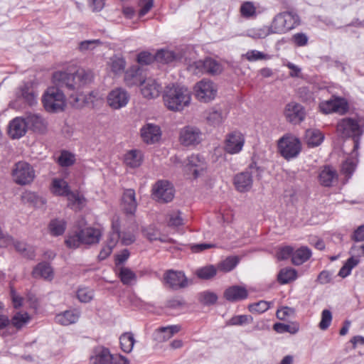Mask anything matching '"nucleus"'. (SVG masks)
<instances>
[{"label": "nucleus", "mask_w": 364, "mask_h": 364, "mask_svg": "<svg viewBox=\"0 0 364 364\" xmlns=\"http://www.w3.org/2000/svg\"><path fill=\"white\" fill-rule=\"evenodd\" d=\"M93 80L91 70L83 68L76 69L70 66L65 70H57L52 75L53 85L64 91H77Z\"/></svg>", "instance_id": "1"}, {"label": "nucleus", "mask_w": 364, "mask_h": 364, "mask_svg": "<svg viewBox=\"0 0 364 364\" xmlns=\"http://www.w3.org/2000/svg\"><path fill=\"white\" fill-rule=\"evenodd\" d=\"M163 100L168 109L180 112L190 105L191 92L184 86L172 85L166 87Z\"/></svg>", "instance_id": "2"}, {"label": "nucleus", "mask_w": 364, "mask_h": 364, "mask_svg": "<svg viewBox=\"0 0 364 364\" xmlns=\"http://www.w3.org/2000/svg\"><path fill=\"white\" fill-rule=\"evenodd\" d=\"M336 129L342 137L353 139V151L358 149L359 139L363 134V124L360 119L343 118L338 122Z\"/></svg>", "instance_id": "3"}, {"label": "nucleus", "mask_w": 364, "mask_h": 364, "mask_svg": "<svg viewBox=\"0 0 364 364\" xmlns=\"http://www.w3.org/2000/svg\"><path fill=\"white\" fill-rule=\"evenodd\" d=\"M43 104L46 111L58 112L65 107V96L63 90L54 85L48 87L43 95Z\"/></svg>", "instance_id": "4"}, {"label": "nucleus", "mask_w": 364, "mask_h": 364, "mask_svg": "<svg viewBox=\"0 0 364 364\" xmlns=\"http://www.w3.org/2000/svg\"><path fill=\"white\" fill-rule=\"evenodd\" d=\"M299 24V16L287 11L276 15L271 23V27L274 33L282 34L294 28Z\"/></svg>", "instance_id": "5"}, {"label": "nucleus", "mask_w": 364, "mask_h": 364, "mask_svg": "<svg viewBox=\"0 0 364 364\" xmlns=\"http://www.w3.org/2000/svg\"><path fill=\"white\" fill-rule=\"evenodd\" d=\"M11 176L16 184L26 186L34 180L35 171L28 162L21 161L14 165Z\"/></svg>", "instance_id": "6"}, {"label": "nucleus", "mask_w": 364, "mask_h": 364, "mask_svg": "<svg viewBox=\"0 0 364 364\" xmlns=\"http://www.w3.org/2000/svg\"><path fill=\"white\" fill-rule=\"evenodd\" d=\"M174 188L168 181H159L152 188V198L161 203L171 202L174 198Z\"/></svg>", "instance_id": "7"}, {"label": "nucleus", "mask_w": 364, "mask_h": 364, "mask_svg": "<svg viewBox=\"0 0 364 364\" xmlns=\"http://www.w3.org/2000/svg\"><path fill=\"white\" fill-rule=\"evenodd\" d=\"M280 154L286 159L296 157L301 151V143L299 139L288 136H284L278 142Z\"/></svg>", "instance_id": "8"}, {"label": "nucleus", "mask_w": 364, "mask_h": 364, "mask_svg": "<svg viewBox=\"0 0 364 364\" xmlns=\"http://www.w3.org/2000/svg\"><path fill=\"white\" fill-rule=\"evenodd\" d=\"M202 141V132L196 127L185 126L179 132V141L183 146H195Z\"/></svg>", "instance_id": "9"}, {"label": "nucleus", "mask_w": 364, "mask_h": 364, "mask_svg": "<svg viewBox=\"0 0 364 364\" xmlns=\"http://www.w3.org/2000/svg\"><path fill=\"white\" fill-rule=\"evenodd\" d=\"M196 97L204 102L213 100L217 94L215 85L209 80H202L195 86Z\"/></svg>", "instance_id": "10"}, {"label": "nucleus", "mask_w": 364, "mask_h": 364, "mask_svg": "<svg viewBox=\"0 0 364 364\" xmlns=\"http://www.w3.org/2000/svg\"><path fill=\"white\" fill-rule=\"evenodd\" d=\"M129 101V93L122 87H116L112 90L107 96V105L114 109H119L125 107Z\"/></svg>", "instance_id": "11"}, {"label": "nucleus", "mask_w": 364, "mask_h": 364, "mask_svg": "<svg viewBox=\"0 0 364 364\" xmlns=\"http://www.w3.org/2000/svg\"><path fill=\"white\" fill-rule=\"evenodd\" d=\"M191 67L195 68L194 72L196 74L205 73L214 75H218L223 71L222 65L210 58H207L204 60L196 61Z\"/></svg>", "instance_id": "12"}, {"label": "nucleus", "mask_w": 364, "mask_h": 364, "mask_svg": "<svg viewBox=\"0 0 364 364\" xmlns=\"http://www.w3.org/2000/svg\"><path fill=\"white\" fill-rule=\"evenodd\" d=\"M319 109L324 114H329L331 112L344 114L347 112L348 107L343 98L333 97L321 102L319 104Z\"/></svg>", "instance_id": "13"}, {"label": "nucleus", "mask_w": 364, "mask_h": 364, "mask_svg": "<svg viewBox=\"0 0 364 364\" xmlns=\"http://www.w3.org/2000/svg\"><path fill=\"white\" fill-rule=\"evenodd\" d=\"M244 143L243 135L239 132H232L227 135L224 149L229 154H237L242 150Z\"/></svg>", "instance_id": "14"}, {"label": "nucleus", "mask_w": 364, "mask_h": 364, "mask_svg": "<svg viewBox=\"0 0 364 364\" xmlns=\"http://www.w3.org/2000/svg\"><path fill=\"white\" fill-rule=\"evenodd\" d=\"M284 115L287 121L299 124L304 119L305 111L303 106L296 102H289L286 105Z\"/></svg>", "instance_id": "15"}, {"label": "nucleus", "mask_w": 364, "mask_h": 364, "mask_svg": "<svg viewBox=\"0 0 364 364\" xmlns=\"http://www.w3.org/2000/svg\"><path fill=\"white\" fill-rule=\"evenodd\" d=\"M164 280L171 288L178 289L186 287L188 281L183 272L180 271H168L164 276Z\"/></svg>", "instance_id": "16"}, {"label": "nucleus", "mask_w": 364, "mask_h": 364, "mask_svg": "<svg viewBox=\"0 0 364 364\" xmlns=\"http://www.w3.org/2000/svg\"><path fill=\"white\" fill-rule=\"evenodd\" d=\"M140 132L143 141L146 144L157 142L161 136L160 127L154 124H146L141 127Z\"/></svg>", "instance_id": "17"}, {"label": "nucleus", "mask_w": 364, "mask_h": 364, "mask_svg": "<svg viewBox=\"0 0 364 364\" xmlns=\"http://www.w3.org/2000/svg\"><path fill=\"white\" fill-rule=\"evenodd\" d=\"M27 129L26 119L16 117L9 122L8 134L12 139H20L26 134Z\"/></svg>", "instance_id": "18"}, {"label": "nucleus", "mask_w": 364, "mask_h": 364, "mask_svg": "<svg viewBox=\"0 0 364 364\" xmlns=\"http://www.w3.org/2000/svg\"><path fill=\"white\" fill-rule=\"evenodd\" d=\"M223 296L230 302H237L247 298L248 291L243 286L233 285L224 291Z\"/></svg>", "instance_id": "19"}, {"label": "nucleus", "mask_w": 364, "mask_h": 364, "mask_svg": "<svg viewBox=\"0 0 364 364\" xmlns=\"http://www.w3.org/2000/svg\"><path fill=\"white\" fill-rule=\"evenodd\" d=\"M115 355H112L108 348L102 346L95 348L90 356L91 364H110L114 361Z\"/></svg>", "instance_id": "20"}, {"label": "nucleus", "mask_w": 364, "mask_h": 364, "mask_svg": "<svg viewBox=\"0 0 364 364\" xmlns=\"http://www.w3.org/2000/svg\"><path fill=\"white\" fill-rule=\"evenodd\" d=\"M186 168L192 171L197 178L206 168V163L203 157L198 154H192L186 161Z\"/></svg>", "instance_id": "21"}, {"label": "nucleus", "mask_w": 364, "mask_h": 364, "mask_svg": "<svg viewBox=\"0 0 364 364\" xmlns=\"http://www.w3.org/2000/svg\"><path fill=\"white\" fill-rule=\"evenodd\" d=\"M26 123L28 127L35 132L43 134L46 132L48 123L39 114L30 113L27 114Z\"/></svg>", "instance_id": "22"}, {"label": "nucleus", "mask_w": 364, "mask_h": 364, "mask_svg": "<svg viewBox=\"0 0 364 364\" xmlns=\"http://www.w3.org/2000/svg\"><path fill=\"white\" fill-rule=\"evenodd\" d=\"M124 82L129 87L135 85L141 86L144 79L142 74V70L137 67H132L128 69L124 73Z\"/></svg>", "instance_id": "23"}, {"label": "nucleus", "mask_w": 364, "mask_h": 364, "mask_svg": "<svg viewBox=\"0 0 364 364\" xmlns=\"http://www.w3.org/2000/svg\"><path fill=\"white\" fill-rule=\"evenodd\" d=\"M161 85L151 78L146 79L141 86V94L148 99L157 97L161 92Z\"/></svg>", "instance_id": "24"}, {"label": "nucleus", "mask_w": 364, "mask_h": 364, "mask_svg": "<svg viewBox=\"0 0 364 364\" xmlns=\"http://www.w3.org/2000/svg\"><path fill=\"white\" fill-rule=\"evenodd\" d=\"M122 208L127 214L133 215L137 207L135 191L133 189L124 191L122 196Z\"/></svg>", "instance_id": "25"}, {"label": "nucleus", "mask_w": 364, "mask_h": 364, "mask_svg": "<svg viewBox=\"0 0 364 364\" xmlns=\"http://www.w3.org/2000/svg\"><path fill=\"white\" fill-rule=\"evenodd\" d=\"M235 186L240 192L248 191L252 186V177L250 171L242 172L235 176Z\"/></svg>", "instance_id": "26"}, {"label": "nucleus", "mask_w": 364, "mask_h": 364, "mask_svg": "<svg viewBox=\"0 0 364 364\" xmlns=\"http://www.w3.org/2000/svg\"><path fill=\"white\" fill-rule=\"evenodd\" d=\"M80 316V312L77 309L67 310L63 313L58 314L55 317L56 323L68 326L77 322Z\"/></svg>", "instance_id": "27"}, {"label": "nucleus", "mask_w": 364, "mask_h": 364, "mask_svg": "<svg viewBox=\"0 0 364 364\" xmlns=\"http://www.w3.org/2000/svg\"><path fill=\"white\" fill-rule=\"evenodd\" d=\"M338 179L336 171L330 166H326L323 168L318 175L320 183L326 187H329Z\"/></svg>", "instance_id": "28"}, {"label": "nucleus", "mask_w": 364, "mask_h": 364, "mask_svg": "<svg viewBox=\"0 0 364 364\" xmlns=\"http://www.w3.org/2000/svg\"><path fill=\"white\" fill-rule=\"evenodd\" d=\"M82 243L85 245L97 244L101 238L102 233L97 228H86L80 230Z\"/></svg>", "instance_id": "29"}, {"label": "nucleus", "mask_w": 364, "mask_h": 364, "mask_svg": "<svg viewBox=\"0 0 364 364\" xmlns=\"http://www.w3.org/2000/svg\"><path fill=\"white\" fill-rule=\"evenodd\" d=\"M181 326L171 325L158 328L155 332V339L159 342H164L170 339L181 330Z\"/></svg>", "instance_id": "30"}, {"label": "nucleus", "mask_w": 364, "mask_h": 364, "mask_svg": "<svg viewBox=\"0 0 364 364\" xmlns=\"http://www.w3.org/2000/svg\"><path fill=\"white\" fill-rule=\"evenodd\" d=\"M142 152L137 149H132L124 154V161L125 164L131 168L139 167L142 162Z\"/></svg>", "instance_id": "31"}, {"label": "nucleus", "mask_w": 364, "mask_h": 364, "mask_svg": "<svg viewBox=\"0 0 364 364\" xmlns=\"http://www.w3.org/2000/svg\"><path fill=\"white\" fill-rule=\"evenodd\" d=\"M120 224L119 221V218H114L112 222V230L108 235L106 245L110 246V247L114 248L119 239L121 240V234H120Z\"/></svg>", "instance_id": "32"}, {"label": "nucleus", "mask_w": 364, "mask_h": 364, "mask_svg": "<svg viewBox=\"0 0 364 364\" xmlns=\"http://www.w3.org/2000/svg\"><path fill=\"white\" fill-rule=\"evenodd\" d=\"M66 196L68 200V205L75 210H80L85 205L86 200L79 193L69 191Z\"/></svg>", "instance_id": "33"}, {"label": "nucleus", "mask_w": 364, "mask_h": 364, "mask_svg": "<svg viewBox=\"0 0 364 364\" xmlns=\"http://www.w3.org/2000/svg\"><path fill=\"white\" fill-rule=\"evenodd\" d=\"M226 117V114L220 109L213 108L206 112L205 119L212 126L216 127L222 124Z\"/></svg>", "instance_id": "34"}, {"label": "nucleus", "mask_w": 364, "mask_h": 364, "mask_svg": "<svg viewBox=\"0 0 364 364\" xmlns=\"http://www.w3.org/2000/svg\"><path fill=\"white\" fill-rule=\"evenodd\" d=\"M33 274L35 277H42L47 280L53 278V269L48 263H39L33 269Z\"/></svg>", "instance_id": "35"}, {"label": "nucleus", "mask_w": 364, "mask_h": 364, "mask_svg": "<svg viewBox=\"0 0 364 364\" xmlns=\"http://www.w3.org/2000/svg\"><path fill=\"white\" fill-rule=\"evenodd\" d=\"M311 255V250L306 247H302L295 252L293 251L291 261L294 264L300 265L307 261Z\"/></svg>", "instance_id": "36"}, {"label": "nucleus", "mask_w": 364, "mask_h": 364, "mask_svg": "<svg viewBox=\"0 0 364 364\" xmlns=\"http://www.w3.org/2000/svg\"><path fill=\"white\" fill-rule=\"evenodd\" d=\"M323 135L318 129H307L305 134V140L309 146H318L323 140Z\"/></svg>", "instance_id": "37"}, {"label": "nucleus", "mask_w": 364, "mask_h": 364, "mask_svg": "<svg viewBox=\"0 0 364 364\" xmlns=\"http://www.w3.org/2000/svg\"><path fill=\"white\" fill-rule=\"evenodd\" d=\"M119 342L122 350L125 353H130L135 343L134 334L131 332L122 333L119 337Z\"/></svg>", "instance_id": "38"}, {"label": "nucleus", "mask_w": 364, "mask_h": 364, "mask_svg": "<svg viewBox=\"0 0 364 364\" xmlns=\"http://www.w3.org/2000/svg\"><path fill=\"white\" fill-rule=\"evenodd\" d=\"M51 191L58 196H66L70 191L68 183L60 178H54L53 180Z\"/></svg>", "instance_id": "39"}, {"label": "nucleus", "mask_w": 364, "mask_h": 364, "mask_svg": "<svg viewBox=\"0 0 364 364\" xmlns=\"http://www.w3.org/2000/svg\"><path fill=\"white\" fill-rule=\"evenodd\" d=\"M271 25L269 26H264L261 28H255L247 31V35L253 39H263L273 34Z\"/></svg>", "instance_id": "40"}, {"label": "nucleus", "mask_w": 364, "mask_h": 364, "mask_svg": "<svg viewBox=\"0 0 364 364\" xmlns=\"http://www.w3.org/2000/svg\"><path fill=\"white\" fill-rule=\"evenodd\" d=\"M155 60L160 63H169L176 60L178 57L173 51L161 49L154 55Z\"/></svg>", "instance_id": "41"}, {"label": "nucleus", "mask_w": 364, "mask_h": 364, "mask_svg": "<svg viewBox=\"0 0 364 364\" xmlns=\"http://www.w3.org/2000/svg\"><path fill=\"white\" fill-rule=\"evenodd\" d=\"M31 320V316L27 312L18 311L11 318L12 325L18 329L21 328Z\"/></svg>", "instance_id": "42"}, {"label": "nucleus", "mask_w": 364, "mask_h": 364, "mask_svg": "<svg viewBox=\"0 0 364 364\" xmlns=\"http://www.w3.org/2000/svg\"><path fill=\"white\" fill-rule=\"evenodd\" d=\"M66 228V223L64 220L54 219L49 224V230L54 236L61 235Z\"/></svg>", "instance_id": "43"}, {"label": "nucleus", "mask_w": 364, "mask_h": 364, "mask_svg": "<svg viewBox=\"0 0 364 364\" xmlns=\"http://www.w3.org/2000/svg\"><path fill=\"white\" fill-rule=\"evenodd\" d=\"M119 277L125 285H132L136 280V274L127 267H122L119 271Z\"/></svg>", "instance_id": "44"}, {"label": "nucleus", "mask_w": 364, "mask_h": 364, "mask_svg": "<svg viewBox=\"0 0 364 364\" xmlns=\"http://www.w3.org/2000/svg\"><path fill=\"white\" fill-rule=\"evenodd\" d=\"M240 14L242 16L250 18L257 16V8L252 1H245L240 6Z\"/></svg>", "instance_id": "45"}, {"label": "nucleus", "mask_w": 364, "mask_h": 364, "mask_svg": "<svg viewBox=\"0 0 364 364\" xmlns=\"http://www.w3.org/2000/svg\"><path fill=\"white\" fill-rule=\"evenodd\" d=\"M296 271L294 269H282L280 270L277 279L281 284H287L289 282L296 279Z\"/></svg>", "instance_id": "46"}, {"label": "nucleus", "mask_w": 364, "mask_h": 364, "mask_svg": "<svg viewBox=\"0 0 364 364\" xmlns=\"http://www.w3.org/2000/svg\"><path fill=\"white\" fill-rule=\"evenodd\" d=\"M273 329L279 333L288 332L291 334H295L299 331V326L298 323L285 324L283 323H276L273 326Z\"/></svg>", "instance_id": "47"}, {"label": "nucleus", "mask_w": 364, "mask_h": 364, "mask_svg": "<svg viewBox=\"0 0 364 364\" xmlns=\"http://www.w3.org/2000/svg\"><path fill=\"white\" fill-rule=\"evenodd\" d=\"M217 274L216 268L213 265L203 267L196 270V274L201 279H210Z\"/></svg>", "instance_id": "48"}, {"label": "nucleus", "mask_w": 364, "mask_h": 364, "mask_svg": "<svg viewBox=\"0 0 364 364\" xmlns=\"http://www.w3.org/2000/svg\"><path fill=\"white\" fill-rule=\"evenodd\" d=\"M126 66V62L123 58L113 56L110 59V67L112 71L115 74L122 73Z\"/></svg>", "instance_id": "49"}, {"label": "nucleus", "mask_w": 364, "mask_h": 364, "mask_svg": "<svg viewBox=\"0 0 364 364\" xmlns=\"http://www.w3.org/2000/svg\"><path fill=\"white\" fill-rule=\"evenodd\" d=\"M358 262L359 260L358 259H355L353 257H350L339 270L338 276L342 278H345L348 276L350 274L352 269L355 267Z\"/></svg>", "instance_id": "50"}, {"label": "nucleus", "mask_w": 364, "mask_h": 364, "mask_svg": "<svg viewBox=\"0 0 364 364\" xmlns=\"http://www.w3.org/2000/svg\"><path fill=\"white\" fill-rule=\"evenodd\" d=\"M11 244H14L15 249L23 254L24 257L28 259H33L35 257L34 251L31 247L27 248L25 243L19 241H14L13 239V242Z\"/></svg>", "instance_id": "51"}, {"label": "nucleus", "mask_w": 364, "mask_h": 364, "mask_svg": "<svg viewBox=\"0 0 364 364\" xmlns=\"http://www.w3.org/2000/svg\"><path fill=\"white\" fill-rule=\"evenodd\" d=\"M270 304V302L261 300L258 302L250 304L248 306V309L252 313L262 314L269 309Z\"/></svg>", "instance_id": "52"}, {"label": "nucleus", "mask_w": 364, "mask_h": 364, "mask_svg": "<svg viewBox=\"0 0 364 364\" xmlns=\"http://www.w3.org/2000/svg\"><path fill=\"white\" fill-rule=\"evenodd\" d=\"M65 242L66 245L70 248L75 249L80 247L81 244H83L80 231L70 234L67 237Z\"/></svg>", "instance_id": "53"}, {"label": "nucleus", "mask_w": 364, "mask_h": 364, "mask_svg": "<svg viewBox=\"0 0 364 364\" xmlns=\"http://www.w3.org/2000/svg\"><path fill=\"white\" fill-rule=\"evenodd\" d=\"M21 200L24 203H31L36 205L38 203H44L45 200L43 198L39 197L36 193L31 191H26L21 196Z\"/></svg>", "instance_id": "54"}, {"label": "nucleus", "mask_w": 364, "mask_h": 364, "mask_svg": "<svg viewBox=\"0 0 364 364\" xmlns=\"http://www.w3.org/2000/svg\"><path fill=\"white\" fill-rule=\"evenodd\" d=\"M238 259L235 257H228L220 263L218 268L220 270L228 272L232 270L237 264Z\"/></svg>", "instance_id": "55"}, {"label": "nucleus", "mask_w": 364, "mask_h": 364, "mask_svg": "<svg viewBox=\"0 0 364 364\" xmlns=\"http://www.w3.org/2000/svg\"><path fill=\"white\" fill-rule=\"evenodd\" d=\"M18 97L22 98L30 106L36 103V95L27 87H23L21 89Z\"/></svg>", "instance_id": "56"}, {"label": "nucleus", "mask_w": 364, "mask_h": 364, "mask_svg": "<svg viewBox=\"0 0 364 364\" xmlns=\"http://www.w3.org/2000/svg\"><path fill=\"white\" fill-rule=\"evenodd\" d=\"M93 291L89 288H80L77 291V297L81 302L87 303L93 299Z\"/></svg>", "instance_id": "57"}, {"label": "nucleus", "mask_w": 364, "mask_h": 364, "mask_svg": "<svg viewBox=\"0 0 364 364\" xmlns=\"http://www.w3.org/2000/svg\"><path fill=\"white\" fill-rule=\"evenodd\" d=\"M75 162V156L67 151H63L58 158V163L61 166H70Z\"/></svg>", "instance_id": "58"}, {"label": "nucleus", "mask_w": 364, "mask_h": 364, "mask_svg": "<svg viewBox=\"0 0 364 364\" xmlns=\"http://www.w3.org/2000/svg\"><path fill=\"white\" fill-rule=\"evenodd\" d=\"M199 300L203 304L211 305L217 301L218 296L211 291H203L200 294Z\"/></svg>", "instance_id": "59"}, {"label": "nucleus", "mask_w": 364, "mask_h": 364, "mask_svg": "<svg viewBox=\"0 0 364 364\" xmlns=\"http://www.w3.org/2000/svg\"><path fill=\"white\" fill-rule=\"evenodd\" d=\"M356 167V161L352 159H348L342 165L341 171L348 178L353 174Z\"/></svg>", "instance_id": "60"}, {"label": "nucleus", "mask_w": 364, "mask_h": 364, "mask_svg": "<svg viewBox=\"0 0 364 364\" xmlns=\"http://www.w3.org/2000/svg\"><path fill=\"white\" fill-rule=\"evenodd\" d=\"M332 321V314L328 309L323 310L321 313V320L319 323V328L321 330L327 329Z\"/></svg>", "instance_id": "61"}, {"label": "nucleus", "mask_w": 364, "mask_h": 364, "mask_svg": "<svg viewBox=\"0 0 364 364\" xmlns=\"http://www.w3.org/2000/svg\"><path fill=\"white\" fill-rule=\"evenodd\" d=\"M143 233L144 236L150 241L159 240L161 241H164L161 238L159 237V231L154 228L149 226L143 230Z\"/></svg>", "instance_id": "62"}, {"label": "nucleus", "mask_w": 364, "mask_h": 364, "mask_svg": "<svg viewBox=\"0 0 364 364\" xmlns=\"http://www.w3.org/2000/svg\"><path fill=\"white\" fill-rule=\"evenodd\" d=\"M252 321V318L247 315H239L232 317L229 321L228 324L232 326L236 325H243L245 323H248Z\"/></svg>", "instance_id": "63"}, {"label": "nucleus", "mask_w": 364, "mask_h": 364, "mask_svg": "<svg viewBox=\"0 0 364 364\" xmlns=\"http://www.w3.org/2000/svg\"><path fill=\"white\" fill-rule=\"evenodd\" d=\"M168 218V225L170 226L178 227L183 225V219L180 211H174L170 213Z\"/></svg>", "instance_id": "64"}]
</instances>
